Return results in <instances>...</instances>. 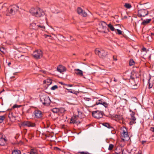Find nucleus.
Segmentation results:
<instances>
[{"label": "nucleus", "instance_id": "obj_33", "mask_svg": "<svg viewBox=\"0 0 154 154\" xmlns=\"http://www.w3.org/2000/svg\"><path fill=\"white\" fill-rule=\"evenodd\" d=\"M39 28L42 29H44L45 28V27L44 26L37 25L35 27V28H33V29H38Z\"/></svg>", "mask_w": 154, "mask_h": 154}, {"label": "nucleus", "instance_id": "obj_28", "mask_svg": "<svg viewBox=\"0 0 154 154\" xmlns=\"http://www.w3.org/2000/svg\"><path fill=\"white\" fill-rule=\"evenodd\" d=\"M108 26L112 31H113L116 30L113 26L110 23L108 25Z\"/></svg>", "mask_w": 154, "mask_h": 154}, {"label": "nucleus", "instance_id": "obj_17", "mask_svg": "<svg viewBox=\"0 0 154 154\" xmlns=\"http://www.w3.org/2000/svg\"><path fill=\"white\" fill-rule=\"evenodd\" d=\"M28 153L29 154H37V149L35 147H31L29 152Z\"/></svg>", "mask_w": 154, "mask_h": 154}, {"label": "nucleus", "instance_id": "obj_8", "mask_svg": "<svg viewBox=\"0 0 154 154\" xmlns=\"http://www.w3.org/2000/svg\"><path fill=\"white\" fill-rule=\"evenodd\" d=\"M121 135L122 137L125 138H127L128 139L129 138V135H128V132L126 128L124 127L122 129Z\"/></svg>", "mask_w": 154, "mask_h": 154}, {"label": "nucleus", "instance_id": "obj_43", "mask_svg": "<svg viewBox=\"0 0 154 154\" xmlns=\"http://www.w3.org/2000/svg\"><path fill=\"white\" fill-rule=\"evenodd\" d=\"M136 123L135 121H133V120H131L130 122V125H132L133 124H135Z\"/></svg>", "mask_w": 154, "mask_h": 154}, {"label": "nucleus", "instance_id": "obj_4", "mask_svg": "<svg viewBox=\"0 0 154 154\" xmlns=\"http://www.w3.org/2000/svg\"><path fill=\"white\" fill-rule=\"evenodd\" d=\"M95 53L98 55L100 57L103 58L107 55V52L104 50L99 51L97 49L95 50Z\"/></svg>", "mask_w": 154, "mask_h": 154}, {"label": "nucleus", "instance_id": "obj_53", "mask_svg": "<svg viewBox=\"0 0 154 154\" xmlns=\"http://www.w3.org/2000/svg\"><path fill=\"white\" fill-rule=\"evenodd\" d=\"M101 32L102 33H106L107 32L105 30L102 31H101Z\"/></svg>", "mask_w": 154, "mask_h": 154}, {"label": "nucleus", "instance_id": "obj_13", "mask_svg": "<svg viewBox=\"0 0 154 154\" xmlns=\"http://www.w3.org/2000/svg\"><path fill=\"white\" fill-rule=\"evenodd\" d=\"M99 104H102L105 107H107L108 105L106 103L103 102V100L102 99L100 100L97 101L95 105H98Z\"/></svg>", "mask_w": 154, "mask_h": 154}, {"label": "nucleus", "instance_id": "obj_3", "mask_svg": "<svg viewBox=\"0 0 154 154\" xmlns=\"http://www.w3.org/2000/svg\"><path fill=\"white\" fill-rule=\"evenodd\" d=\"M32 55L34 58L38 59L42 57L43 53L41 50H36L34 52Z\"/></svg>", "mask_w": 154, "mask_h": 154}, {"label": "nucleus", "instance_id": "obj_48", "mask_svg": "<svg viewBox=\"0 0 154 154\" xmlns=\"http://www.w3.org/2000/svg\"><path fill=\"white\" fill-rule=\"evenodd\" d=\"M54 149L55 150L60 151V149L59 148L56 147L54 148Z\"/></svg>", "mask_w": 154, "mask_h": 154}, {"label": "nucleus", "instance_id": "obj_63", "mask_svg": "<svg viewBox=\"0 0 154 154\" xmlns=\"http://www.w3.org/2000/svg\"><path fill=\"white\" fill-rule=\"evenodd\" d=\"M49 36H50L49 35H46V38H47V37H49Z\"/></svg>", "mask_w": 154, "mask_h": 154}, {"label": "nucleus", "instance_id": "obj_29", "mask_svg": "<svg viewBox=\"0 0 154 154\" xmlns=\"http://www.w3.org/2000/svg\"><path fill=\"white\" fill-rule=\"evenodd\" d=\"M135 64V62L133 60L131 59H130L129 62V64L130 66L134 65Z\"/></svg>", "mask_w": 154, "mask_h": 154}, {"label": "nucleus", "instance_id": "obj_19", "mask_svg": "<svg viewBox=\"0 0 154 154\" xmlns=\"http://www.w3.org/2000/svg\"><path fill=\"white\" fill-rule=\"evenodd\" d=\"M13 113L12 112H11L9 113L8 115V117L10 120L12 122H14L15 120V117L13 115Z\"/></svg>", "mask_w": 154, "mask_h": 154}, {"label": "nucleus", "instance_id": "obj_24", "mask_svg": "<svg viewBox=\"0 0 154 154\" xmlns=\"http://www.w3.org/2000/svg\"><path fill=\"white\" fill-rule=\"evenodd\" d=\"M11 7L13 10L14 11H15L16 12H17L18 10V7L16 5H14Z\"/></svg>", "mask_w": 154, "mask_h": 154}, {"label": "nucleus", "instance_id": "obj_26", "mask_svg": "<svg viewBox=\"0 0 154 154\" xmlns=\"http://www.w3.org/2000/svg\"><path fill=\"white\" fill-rule=\"evenodd\" d=\"M12 154H21V151L18 149H14L13 151Z\"/></svg>", "mask_w": 154, "mask_h": 154}, {"label": "nucleus", "instance_id": "obj_15", "mask_svg": "<svg viewBox=\"0 0 154 154\" xmlns=\"http://www.w3.org/2000/svg\"><path fill=\"white\" fill-rule=\"evenodd\" d=\"M77 117L76 116H73L70 119V123L73 124L80 123V122L77 120Z\"/></svg>", "mask_w": 154, "mask_h": 154}, {"label": "nucleus", "instance_id": "obj_46", "mask_svg": "<svg viewBox=\"0 0 154 154\" xmlns=\"http://www.w3.org/2000/svg\"><path fill=\"white\" fill-rule=\"evenodd\" d=\"M31 26H32L34 27L33 28V29L34 28H35V27H36V26H37V25H36V24L35 23H32V24H31Z\"/></svg>", "mask_w": 154, "mask_h": 154}, {"label": "nucleus", "instance_id": "obj_42", "mask_svg": "<svg viewBox=\"0 0 154 154\" xmlns=\"http://www.w3.org/2000/svg\"><path fill=\"white\" fill-rule=\"evenodd\" d=\"M121 152H122V154H127L126 152H127L125 151L122 148H121Z\"/></svg>", "mask_w": 154, "mask_h": 154}, {"label": "nucleus", "instance_id": "obj_21", "mask_svg": "<svg viewBox=\"0 0 154 154\" xmlns=\"http://www.w3.org/2000/svg\"><path fill=\"white\" fill-rule=\"evenodd\" d=\"M100 24L103 29H106L107 24L104 21H101L100 23Z\"/></svg>", "mask_w": 154, "mask_h": 154}, {"label": "nucleus", "instance_id": "obj_60", "mask_svg": "<svg viewBox=\"0 0 154 154\" xmlns=\"http://www.w3.org/2000/svg\"><path fill=\"white\" fill-rule=\"evenodd\" d=\"M23 56V55H21V56H17V55L15 57H17L18 58H19V57H20L21 56Z\"/></svg>", "mask_w": 154, "mask_h": 154}, {"label": "nucleus", "instance_id": "obj_16", "mask_svg": "<svg viewBox=\"0 0 154 154\" xmlns=\"http://www.w3.org/2000/svg\"><path fill=\"white\" fill-rule=\"evenodd\" d=\"M141 20H143V21L141 23V25L145 26L147 24L149 23L152 20L151 19H147L146 20H143V18H141Z\"/></svg>", "mask_w": 154, "mask_h": 154}, {"label": "nucleus", "instance_id": "obj_7", "mask_svg": "<svg viewBox=\"0 0 154 154\" xmlns=\"http://www.w3.org/2000/svg\"><path fill=\"white\" fill-rule=\"evenodd\" d=\"M138 13L139 17H144L148 15L149 11L145 9H141L138 11Z\"/></svg>", "mask_w": 154, "mask_h": 154}, {"label": "nucleus", "instance_id": "obj_27", "mask_svg": "<svg viewBox=\"0 0 154 154\" xmlns=\"http://www.w3.org/2000/svg\"><path fill=\"white\" fill-rule=\"evenodd\" d=\"M45 82V83L48 85H51L52 82V80L51 79H47L45 81H44V82Z\"/></svg>", "mask_w": 154, "mask_h": 154}, {"label": "nucleus", "instance_id": "obj_41", "mask_svg": "<svg viewBox=\"0 0 154 154\" xmlns=\"http://www.w3.org/2000/svg\"><path fill=\"white\" fill-rule=\"evenodd\" d=\"M78 117H79L81 118L82 116H81V115H82V113L81 112L78 111Z\"/></svg>", "mask_w": 154, "mask_h": 154}, {"label": "nucleus", "instance_id": "obj_54", "mask_svg": "<svg viewBox=\"0 0 154 154\" xmlns=\"http://www.w3.org/2000/svg\"><path fill=\"white\" fill-rule=\"evenodd\" d=\"M4 50V49H3V48H1L0 47V51L1 52H2V51H3L2 50Z\"/></svg>", "mask_w": 154, "mask_h": 154}, {"label": "nucleus", "instance_id": "obj_22", "mask_svg": "<svg viewBox=\"0 0 154 154\" xmlns=\"http://www.w3.org/2000/svg\"><path fill=\"white\" fill-rule=\"evenodd\" d=\"M6 142V140L3 138H0V145L3 146L5 145Z\"/></svg>", "mask_w": 154, "mask_h": 154}, {"label": "nucleus", "instance_id": "obj_9", "mask_svg": "<svg viewBox=\"0 0 154 154\" xmlns=\"http://www.w3.org/2000/svg\"><path fill=\"white\" fill-rule=\"evenodd\" d=\"M102 125L107 128L110 129L111 130V133L112 134H114L116 133L114 128L113 127L111 126L109 123H102Z\"/></svg>", "mask_w": 154, "mask_h": 154}, {"label": "nucleus", "instance_id": "obj_52", "mask_svg": "<svg viewBox=\"0 0 154 154\" xmlns=\"http://www.w3.org/2000/svg\"><path fill=\"white\" fill-rule=\"evenodd\" d=\"M67 90H69L68 91L69 92H71V93H74V91H70V90H69L68 89H67Z\"/></svg>", "mask_w": 154, "mask_h": 154}, {"label": "nucleus", "instance_id": "obj_57", "mask_svg": "<svg viewBox=\"0 0 154 154\" xmlns=\"http://www.w3.org/2000/svg\"><path fill=\"white\" fill-rule=\"evenodd\" d=\"M114 81L115 82H117V79H116V78H114Z\"/></svg>", "mask_w": 154, "mask_h": 154}, {"label": "nucleus", "instance_id": "obj_14", "mask_svg": "<svg viewBox=\"0 0 154 154\" xmlns=\"http://www.w3.org/2000/svg\"><path fill=\"white\" fill-rule=\"evenodd\" d=\"M57 71L60 72L62 73L66 70V68L62 65H59L57 68Z\"/></svg>", "mask_w": 154, "mask_h": 154}, {"label": "nucleus", "instance_id": "obj_62", "mask_svg": "<svg viewBox=\"0 0 154 154\" xmlns=\"http://www.w3.org/2000/svg\"><path fill=\"white\" fill-rule=\"evenodd\" d=\"M146 3H145V4H141V2H140V3H139V5H142L145 4H146Z\"/></svg>", "mask_w": 154, "mask_h": 154}, {"label": "nucleus", "instance_id": "obj_55", "mask_svg": "<svg viewBox=\"0 0 154 154\" xmlns=\"http://www.w3.org/2000/svg\"><path fill=\"white\" fill-rule=\"evenodd\" d=\"M136 154H142V152L141 151H139Z\"/></svg>", "mask_w": 154, "mask_h": 154}, {"label": "nucleus", "instance_id": "obj_58", "mask_svg": "<svg viewBox=\"0 0 154 154\" xmlns=\"http://www.w3.org/2000/svg\"><path fill=\"white\" fill-rule=\"evenodd\" d=\"M146 142V141H142V144H143L144 143H145Z\"/></svg>", "mask_w": 154, "mask_h": 154}, {"label": "nucleus", "instance_id": "obj_40", "mask_svg": "<svg viewBox=\"0 0 154 154\" xmlns=\"http://www.w3.org/2000/svg\"><path fill=\"white\" fill-rule=\"evenodd\" d=\"M21 106V105H18L17 104H14L13 106V108H16L20 107Z\"/></svg>", "mask_w": 154, "mask_h": 154}, {"label": "nucleus", "instance_id": "obj_6", "mask_svg": "<svg viewBox=\"0 0 154 154\" xmlns=\"http://www.w3.org/2000/svg\"><path fill=\"white\" fill-rule=\"evenodd\" d=\"M22 127H25L26 126L28 127H34L35 125V124L33 122L29 121H25L23 122L21 124Z\"/></svg>", "mask_w": 154, "mask_h": 154}, {"label": "nucleus", "instance_id": "obj_11", "mask_svg": "<svg viewBox=\"0 0 154 154\" xmlns=\"http://www.w3.org/2000/svg\"><path fill=\"white\" fill-rule=\"evenodd\" d=\"M34 114L35 117L37 119L41 118L43 115L42 112L38 110H35L34 112Z\"/></svg>", "mask_w": 154, "mask_h": 154}, {"label": "nucleus", "instance_id": "obj_37", "mask_svg": "<svg viewBox=\"0 0 154 154\" xmlns=\"http://www.w3.org/2000/svg\"><path fill=\"white\" fill-rule=\"evenodd\" d=\"M113 147L114 145L113 144H110L108 148V149L109 150H112V149L113 148Z\"/></svg>", "mask_w": 154, "mask_h": 154}, {"label": "nucleus", "instance_id": "obj_47", "mask_svg": "<svg viewBox=\"0 0 154 154\" xmlns=\"http://www.w3.org/2000/svg\"><path fill=\"white\" fill-rule=\"evenodd\" d=\"M80 154H89V153L88 152H80Z\"/></svg>", "mask_w": 154, "mask_h": 154}, {"label": "nucleus", "instance_id": "obj_45", "mask_svg": "<svg viewBox=\"0 0 154 154\" xmlns=\"http://www.w3.org/2000/svg\"><path fill=\"white\" fill-rule=\"evenodd\" d=\"M136 119L134 116L131 117V118L130 119L131 120H133L134 121H135L136 120Z\"/></svg>", "mask_w": 154, "mask_h": 154}, {"label": "nucleus", "instance_id": "obj_50", "mask_svg": "<svg viewBox=\"0 0 154 154\" xmlns=\"http://www.w3.org/2000/svg\"><path fill=\"white\" fill-rule=\"evenodd\" d=\"M142 50L143 51H145L146 52V49L145 48L143 47Z\"/></svg>", "mask_w": 154, "mask_h": 154}, {"label": "nucleus", "instance_id": "obj_5", "mask_svg": "<svg viewBox=\"0 0 154 154\" xmlns=\"http://www.w3.org/2000/svg\"><path fill=\"white\" fill-rule=\"evenodd\" d=\"M102 112L100 111L99 110L93 111L92 112V116L94 117L96 119H100L103 117Z\"/></svg>", "mask_w": 154, "mask_h": 154}, {"label": "nucleus", "instance_id": "obj_51", "mask_svg": "<svg viewBox=\"0 0 154 154\" xmlns=\"http://www.w3.org/2000/svg\"><path fill=\"white\" fill-rule=\"evenodd\" d=\"M150 130L152 132H154V127H151L150 128Z\"/></svg>", "mask_w": 154, "mask_h": 154}, {"label": "nucleus", "instance_id": "obj_38", "mask_svg": "<svg viewBox=\"0 0 154 154\" xmlns=\"http://www.w3.org/2000/svg\"><path fill=\"white\" fill-rule=\"evenodd\" d=\"M115 118L117 119L118 120H120L121 119V116L117 115H116L115 116Z\"/></svg>", "mask_w": 154, "mask_h": 154}, {"label": "nucleus", "instance_id": "obj_56", "mask_svg": "<svg viewBox=\"0 0 154 154\" xmlns=\"http://www.w3.org/2000/svg\"><path fill=\"white\" fill-rule=\"evenodd\" d=\"M67 85L69 87H71L72 86V85H71V84H68Z\"/></svg>", "mask_w": 154, "mask_h": 154}, {"label": "nucleus", "instance_id": "obj_2", "mask_svg": "<svg viewBox=\"0 0 154 154\" xmlns=\"http://www.w3.org/2000/svg\"><path fill=\"white\" fill-rule=\"evenodd\" d=\"M40 100L42 104L45 106H48L50 104L51 100L49 97L46 94H43L40 96Z\"/></svg>", "mask_w": 154, "mask_h": 154}, {"label": "nucleus", "instance_id": "obj_20", "mask_svg": "<svg viewBox=\"0 0 154 154\" xmlns=\"http://www.w3.org/2000/svg\"><path fill=\"white\" fill-rule=\"evenodd\" d=\"M75 70L76 71L75 73L77 75L80 76L83 75V72L81 70L78 69H75Z\"/></svg>", "mask_w": 154, "mask_h": 154}, {"label": "nucleus", "instance_id": "obj_18", "mask_svg": "<svg viewBox=\"0 0 154 154\" xmlns=\"http://www.w3.org/2000/svg\"><path fill=\"white\" fill-rule=\"evenodd\" d=\"M37 9L38 8H32L30 11V12L33 15H34L35 16L36 13H38V12L37 11Z\"/></svg>", "mask_w": 154, "mask_h": 154}, {"label": "nucleus", "instance_id": "obj_31", "mask_svg": "<svg viewBox=\"0 0 154 154\" xmlns=\"http://www.w3.org/2000/svg\"><path fill=\"white\" fill-rule=\"evenodd\" d=\"M5 116H0V123H2L5 119Z\"/></svg>", "mask_w": 154, "mask_h": 154}, {"label": "nucleus", "instance_id": "obj_49", "mask_svg": "<svg viewBox=\"0 0 154 154\" xmlns=\"http://www.w3.org/2000/svg\"><path fill=\"white\" fill-rule=\"evenodd\" d=\"M135 114V112L132 111L131 114V116L132 117L134 116Z\"/></svg>", "mask_w": 154, "mask_h": 154}, {"label": "nucleus", "instance_id": "obj_44", "mask_svg": "<svg viewBox=\"0 0 154 154\" xmlns=\"http://www.w3.org/2000/svg\"><path fill=\"white\" fill-rule=\"evenodd\" d=\"M47 127L46 128H49L50 126V123L49 121L46 122Z\"/></svg>", "mask_w": 154, "mask_h": 154}, {"label": "nucleus", "instance_id": "obj_34", "mask_svg": "<svg viewBox=\"0 0 154 154\" xmlns=\"http://www.w3.org/2000/svg\"><path fill=\"white\" fill-rule=\"evenodd\" d=\"M59 108H55L52 109V111L54 113H57L59 112Z\"/></svg>", "mask_w": 154, "mask_h": 154}, {"label": "nucleus", "instance_id": "obj_61", "mask_svg": "<svg viewBox=\"0 0 154 154\" xmlns=\"http://www.w3.org/2000/svg\"><path fill=\"white\" fill-rule=\"evenodd\" d=\"M151 35H152V36L154 35V33H153L151 32Z\"/></svg>", "mask_w": 154, "mask_h": 154}, {"label": "nucleus", "instance_id": "obj_12", "mask_svg": "<svg viewBox=\"0 0 154 154\" xmlns=\"http://www.w3.org/2000/svg\"><path fill=\"white\" fill-rule=\"evenodd\" d=\"M37 11L38 13H36L35 15V17H41L45 14L44 12L39 8H38Z\"/></svg>", "mask_w": 154, "mask_h": 154}, {"label": "nucleus", "instance_id": "obj_36", "mask_svg": "<svg viewBox=\"0 0 154 154\" xmlns=\"http://www.w3.org/2000/svg\"><path fill=\"white\" fill-rule=\"evenodd\" d=\"M150 79L151 77H150L149 79L148 80V82L149 84V89H150L151 88H152L153 85L152 84L150 83Z\"/></svg>", "mask_w": 154, "mask_h": 154}, {"label": "nucleus", "instance_id": "obj_25", "mask_svg": "<svg viewBox=\"0 0 154 154\" xmlns=\"http://www.w3.org/2000/svg\"><path fill=\"white\" fill-rule=\"evenodd\" d=\"M121 148H122L121 147H117L115 153L116 154H120L122 152H121Z\"/></svg>", "mask_w": 154, "mask_h": 154}, {"label": "nucleus", "instance_id": "obj_39", "mask_svg": "<svg viewBox=\"0 0 154 154\" xmlns=\"http://www.w3.org/2000/svg\"><path fill=\"white\" fill-rule=\"evenodd\" d=\"M58 87L57 85H55L53 86H52L51 88V89L52 90H54L57 88H58Z\"/></svg>", "mask_w": 154, "mask_h": 154}, {"label": "nucleus", "instance_id": "obj_59", "mask_svg": "<svg viewBox=\"0 0 154 154\" xmlns=\"http://www.w3.org/2000/svg\"><path fill=\"white\" fill-rule=\"evenodd\" d=\"M113 59H114V60H117V59H116V58H115V57H114V56H113Z\"/></svg>", "mask_w": 154, "mask_h": 154}, {"label": "nucleus", "instance_id": "obj_32", "mask_svg": "<svg viewBox=\"0 0 154 154\" xmlns=\"http://www.w3.org/2000/svg\"><path fill=\"white\" fill-rule=\"evenodd\" d=\"M124 6L127 8H130L131 7V6L130 4L125 3L124 5Z\"/></svg>", "mask_w": 154, "mask_h": 154}, {"label": "nucleus", "instance_id": "obj_64", "mask_svg": "<svg viewBox=\"0 0 154 154\" xmlns=\"http://www.w3.org/2000/svg\"><path fill=\"white\" fill-rule=\"evenodd\" d=\"M127 18V17H126V16H125L124 17V18Z\"/></svg>", "mask_w": 154, "mask_h": 154}, {"label": "nucleus", "instance_id": "obj_23", "mask_svg": "<svg viewBox=\"0 0 154 154\" xmlns=\"http://www.w3.org/2000/svg\"><path fill=\"white\" fill-rule=\"evenodd\" d=\"M8 10L9 13L12 15H14L16 13L15 11H14L11 8V7L8 9Z\"/></svg>", "mask_w": 154, "mask_h": 154}, {"label": "nucleus", "instance_id": "obj_35", "mask_svg": "<svg viewBox=\"0 0 154 154\" xmlns=\"http://www.w3.org/2000/svg\"><path fill=\"white\" fill-rule=\"evenodd\" d=\"M116 30V31L117 32H116V34L119 35H122V31H121V30L119 29H116L115 30Z\"/></svg>", "mask_w": 154, "mask_h": 154}, {"label": "nucleus", "instance_id": "obj_10", "mask_svg": "<svg viewBox=\"0 0 154 154\" xmlns=\"http://www.w3.org/2000/svg\"><path fill=\"white\" fill-rule=\"evenodd\" d=\"M77 12L78 14H81L84 17H86L87 15L85 11H83L81 8L78 7L77 9Z\"/></svg>", "mask_w": 154, "mask_h": 154}, {"label": "nucleus", "instance_id": "obj_1", "mask_svg": "<svg viewBox=\"0 0 154 154\" xmlns=\"http://www.w3.org/2000/svg\"><path fill=\"white\" fill-rule=\"evenodd\" d=\"M130 82L131 88L134 89L137 88L140 85L139 83V79L137 77L134 78L131 75L130 76Z\"/></svg>", "mask_w": 154, "mask_h": 154}, {"label": "nucleus", "instance_id": "obj_30", "mask_svg": "<svg viewBox=\"0 0 154 154\" xmlns=\"http://www.w3.org/2000/svg\"><path fill=\"white\" fill-rule=\"evenodd\" d=\"M59 112L61 113H64L66 111L65 109L63 108H59Z\"/></svg>", "mask_w": 154, "mask_h": 154}]
</instances>
